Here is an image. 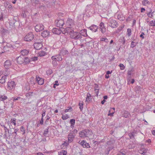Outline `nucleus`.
I'll return each mask as SVG.
<instances>
[{
  "label": "nucleus",
  "mask_w": 155,
  "mask_h": 155,
  "mask_svg": "<svg viewBox=\"0 0 155 155\" xmlns=\"http://www.w3.org/2000/svg\"><path fill=\"white\" fill-rule=\"evenodd\" d=\"M7 99V97L5 96H1L0 97V100L3 101Z\"/></svg>",
  "instance_id": "nucleus-38"
},
{
  "label": "nucleus",
  "mask_w": 155,
  "mask_h": 155,
  "mask_svg": "<svg viewBox=\"0 0 155 155\" xmlns=\"http://www.w3.org/2000/svg\"><path fill=\"white\" fill-rule=\"evenodd\" d=\"M123 117L125 118L128 117L130 116L129 112L127 111H125L123 113Z\"/></svg>",
  "instance_id": "nucleus-27"
},
{
  "label": "nucleus",
  "mask_w": 155,
  "mask_h": 155,
  "mask_svg": "<svg viewBox=\"0 0 155 155\" xmlns=\"http://www.w3.org/2000/svg\"><path fill=\"white\" fill-rule=\"evenodd\" d=\"M20 130L22 132H23V133H22L23 134H24L25 133V128H24V127L23 126H22L20 127Z\"/></svg>",
  "instance_id": "nucleus-51"
},
{
  "label": "nucleus",
  "mask_w": 155,
  "mask_h": 155,
  "mask_svg": "<svg viewBox=\"0 0 155 155\" xmlns=\"http://www.w3.org/2000/svg\"><path fill=\"white\" fill-rule=\"evenodd\" d=\"M38 60V57H34L30 58V62L31 61H35Z\"/></svg>",
  "instance_id": "nucleus-44"
},
{
  "label": "nucleus",
  "mask_w": 155,
  "mask_h": 155,
  "mask_svg": "<svg viewBox=\"0 0 155 155\" xmlns=\"http://www.w3.org/2000/svg\"><path fill=\"white\" fill-rule=\"evenodd\" d=\"M77 130L76 129H74V130L72 131L70 133L71 134L73 135V134H76L77 132Z\"/></svg>",
  "instance_id": "nucleus-57"
},
{
  "label": "nucleus",
  "mask_w": 155,
  "mask_h": 155,
  "mask_svg": "<svg viewBox=\"0 0 155 155\" xmlns=\"http://www.w3.org/2000/svg\"><path fill=\"white\" fill-rule=\"evenodd\" d=\"M75 135H73L70 133L68 135V142L71 143L72 142L73 140V139L74 138Z\"/></svg>",
  "instance_id": "nucleus-16"
},
{
  "label": "nucleus",
  "mask_w": 155,
  "mask_h": 155,
  "mask_svg": "<svg viewBox=\"0 0 155 155\" xmlns=\"http://www.w3.org/2000/svg\"><path fill=\"white\" fill-rule=\"evenodd\" d=\"M45 112H46V111L45 110H43L42 114V118H43V117L45 116Z\"/></svg>",
  "instance_id": "nucleus-59"
},
{
  "label": "nucleus",
  "mask_w": 155,
  "mask_h": 155,
  "mask_svg": "<svg viewBox=\"0 0 155 155\" xmlns=\"http://www.w3.org/2000/svg\"><path fill=\"white\" fill-rule=\"evenodd\" d=\"M100 26L102 33H104L106 32V28H105L104 24L103 22H101L100 23Z\"/></svg>",
  "instance_id": "nucleus-17"
},
{
  "label": "nucleus",
  "mask_w": 155,
  "mask_h": 155,
  "mask_svg": "<svg viewBox=\"0 0 155 155\" xmlns=\"http://www.w3.org/2000/svg\"><path fill=\"white\" fill-rule=\"evenodd\" d=\"M49 34V32L47 31H44L41 33V35L43 38L48 37Z\"/></svg>",
  "instance_id": "nucleus-20"
},
{
  "label": "nucleus",
  "mask_w": 155,
  "mask_h": 155,
  "mask_svg": "<svg viewBox=\"0 0 155 155\" xmlns=\"http://www.w3.org/2000/svg\"><path fill=\"white\" fill-rule=\"evenodd\" d=\"M35 94L33 92H29L25 94L26 97L28 98H30V97L33 96Z\"/></svg>",
  "instance_id": "nucleus-26"
},
{
  "label": "nucleus",
  "mask_w": 155,
  "mask_h": 155,
  "mask_svg": "<svg viewBox=\"0 0 155 155\" xmlns=\"http://www.w3.org/2000/svg\"><path fill=\"white\" fill-rule=\"evenodd\" d=\"M34 41L35 43H34L33 45L34 48L36 50H38L41 48L42 47V44L41 42H37L36 40L35 39H34Z\"/></svg>",
  "instance_id": "nucleus-6"
},
{
  "label": "nucleus",
  "mask_w": 155,
  "mask_h": 155,
  "mask_svg": "<svg viewBox=\"0 0 155 155\" xmlns=\"http://www.w3.org/2000/svg\"><path fill=\"white\" fill-rule=\"evenodd\" d=\"M30 82L31 84L34 85L35 84V81L34 79V78H30Z\"/></svg>",
  "instance_id": "nucleus-40"
},
{
  "label": "nucleus",
  "mask_w": 155,
  "mask_h": 155,
  "mask_svg": "<svg viewBox=\"0 0 155 155\" xmlns=\"http://www.w3.org/2000/svg\"><path fill=\"white\" fill-rule=\"evenodd\" d=\"M24 56H20L16 58V61L18 64H24Z\"/></svg>",
  "instance_id": "nucleus-10"
},
{
  "label": "nucleus",
  "mask_w": 155,
  "mask_h": 155,
  "mask_svg": "<svg viewBox=\"0 0 155 155\" xmlns=\"http://www.w3.org/2000/svg\"><path fill=\"white\" fill-rule=\"evenodd\" d=\"M51 59L53 60H55V61H61L62 60V58L61 56V55L60 54L58 55H55L51 57Z\"/></svg>",
  "instance_id": "nucleus-9"
},
{
  "label": "nucleus",
  "mask_w": 155,
  "mask_h": 155,
  "mask_svg": "<svg viewBox=\"0 0 155 155\" xmlns=\"http://www.w3.org/2000/svg\"><path fill=\"white\" fill-rule=\"evenodd\" d=\"M73 110V109L71 107H68L65 110V112H71Z\"/></svg>",
  "instance_id": "nucleus-33"
},
{
  "label": "nucleus",
  "mask_w": 155,
  "mask_h": 155,
  "mask_svg": "<svg viewBox=\"0 0 155 155\" xmlns=\"http://www.w3.org/2000/svg\"><path fill=\"white\" fill-rule=\"evenodd\" d=\"M134 70L133 69H131L130 70H129L128 72V74L129 75H130L131 74H133V72Z\"/></svg>",
  "instance_id": "nucleus-56"
},
{
  "label": "nucleus",
  "mask_w": 155,
  "mask_h": 155,
  "mask_svg": "<svg viewBox=\"0 0 155 155\" xmlns=\"http://www.w3.org/2000/svg\"><path fill=\"white\" fill-rule=\"evenodd\" d=\"M117 18L120 21H124V20L125 18L123 16L121 15H118L117 16Z\"/></svg>",
  "instance_id": "nucleus-30"
},
{
  "label": "nucleus",
  "mask_w": 155,
  "mask_h": 155,
  "mask_svg": "<svg viewBox=\"0 0 155 155\" xmlns=\"http://www.w3.org/2000/svg\"><path fill=\"white\" fill-rule=\"evenodd\" d=\"M53 73L52 70L51 69H49L46 71L47 74L48 75H50Z\"/></svg>",
  "instance_id": "nucleus-46"
},
{
  "label": "nucleus",
  "mask_w": 155,
  "mask_h": 155,
  "mask_svg": "<svg viewBox=\"0 0 155 155\" xmlns=\"http://www.w3.org/2000/svg\"><path fill=\"white\" fill-rule=\"evenodd\" d=\"M83 147H86L87 148H89L90 147L89 144L87 143L86 141H85V143H84Z\"/></svg>",
  "instance_id": "nucleus-42"
},
{
  "label": "nucleus",
  "mask_w": 155,
  "mask_h": 155,
  "mask_svg": "<svg viewBox=\"0 0 155 155\" xmlns=\"http://www.w3.org/2000/svg\"><path fill=\"white\" fill-rule=\"evenodd\" d=\"M55 24L57 27H60V26H61L62 27L64 24V21L63 19L58 18L57 20L55 21Z\"/></svg>",
  "instance_id": "nucleus-7"
},
{
  "label": "nucleus",
  "mask_w": 155,
  "mask_h": 155,
  "mask_svg": "<svg viewBox=\"0 0 155 155\" xmlns=\"http://www.w3.org/2000/svg\"><path fill=\"white\" fill-rule=\"evenodd\" d=\"M68 118V115H63L62 117V118L63 120H66Z\"/></svg>",
  "instance_id": "nucleus-54"
},
{
  "label": "nucleus",
  "mask_w": 155,
  "mask_h": 155,
  "mask_svg": "<svg viewBox=\"0 0 155 155\" xmlns=\"http://www.w3.org/2000/svg\"><path fill=\"white\" fill-rule=\"evenodd\" d=\"M155 24V21H150L149 24V26H154Z\"/></svg>",
  "instance_id": "nucleus-39"
},
{
  "label": "nucleus",
  "mask_w": 155,
  "mask_h": 155,
  "mask_svg": "<svg viewBox=\"0 0 155 155\" xmlns=\"http://www.w3.org/2000/svg\"><path fill=\"white\" fill-rule=\"evenodd\" d=\"M66 25L68 27H71L74 25V21L71 19L68 18L66 22Z\"/></svg>",
  "instance_id": "nucleus-13"
},
{
  "label": "nucleus",
  "mask_w": 155,
  "mask_h": 155,
  "mask_svg": "<svg viewBox=\"0 0 155 155\" xmlns=\"http://www.w3.org/2000/svg\"><path fill=\"white\" fill-rule=\"evenodd\" d=\"M18 130V129H15L14 132L12 133V134H13V135H14V136H15L14 138H15L17 137V132Z\"/></svg>",
  "instance_id": "nucleus-41"
},
{
  "label": "nucleus",
  "mask_w": 155,
  "mask_h": 155,
  "mask_svg": "<svg viewBox=\"0 0 155 155\" xmlns=\"http://www.w3.org/2000/svg\"><path fill=\"white\" fill-rule=\"evenodd\" d=\"M108 22L109 23L108 24L112 28H116L118 25V24L116 21L110 18Z\"/></svg>",
  "instance_id": "nucleus-4"
},
{
  "label": "nucleus",
  "mask_w": 155,
  "mask_h": 155,
  "mask_svg": "<svg viewBox=\"0 0 155 155\" xmlns=\"http://www.w3.org/2000/svg\"><path fill=\"white\" fill-rule=\"evenodd\" d=\"M70 32H71L70 33V37L71 38L77 40L81 39L82 38V37L80 36L79 32L76 31L74 32L73 30H71Z\"/></svg>",
  "instance_id": "nucleus-3"
},
{
  "label": "nucleus",
  "mask_w": 155,
  "mask_h": 155,
  "mask_svg": "<svg viewBox=\"0 0 155 155\" xmlns=\"http://www.w3.org/2000/svg\"><path fill=\"white\" fill-rule=\"evenodd\" d=\"M79 33H80V36H81L82 35L84 37L87 36V30L86 29H84L81 30Z\"/></svg>",
  "instance_id": "nucleus-21"
},
{
  "label": "nucleus",
  "mask_w": 155,
  "mask_h": 155,
  "mask_svg": "<svg viewBox=\"0 0 155 155\" xmlns=\"http://www.w3.org/2000/svg\"><path fill=\"white\" fill-rule=\"evenodd\" d=\"M33 39H35L34 38V35L32 32H30L24 38V40L26 41H30Z\"/></svg>",
  "instance_id": "nucleus-5"
},
{
  "label": "nucleus",
  "mask_w": 155,
  "mask_h": 155,
  "mask_svg": "<svg viewBox=\"0 0 155 155\" xmlns=\"http://www.w3.org/2000/svg\"><path fill=\"white\" fill-rule=\"evenodd\" d=\"M16 119L15 118H13L11 119L10 120L11 123L14 124L15 127L16 125Z\"/></svg>",
  "instance_id": "nucleus-32"
},
{
  "label": "nucleus",
  "mask_w": 155,
  "mask_h": 155,
  "mask_svg": "<svg viewBox=\"0 0 155 155\" xmlns=\"http://www.w3.org/2000/svg\"><path fill=\"white\" fill-rule=\"evenodd\" d=\"M58 155H66L67 152L64 150H62L60 152H58Z\"/></svg>",
  "instance_id": "nucleus-28"
},
{
  "label": "nucleus",
  "mask_w": 155,
  "mask_h": 155,
  "mask_svg": "<svg viewBox=\"0 0 155 155\" xmlns=\"http://www.w3.org/2000/svg\"><path fill=\"white\" fill-rule=\"evenodd\" d=\"M4 130H5V134H6L7 132L8 133H9L8 129L6 127H5Z\"/></svg>",
  "instance_id": "nucleus-61"
},
{
  "label": "nucleus",
  "mask_w": 155,
  "mask_h": 155,
  "mask_svg": "<svg viewBox=\"0 0 155 155\" xmlns=\"http://www.w3.org/2000/svg\"><path fill=\"white\" fill-rule=\"evenodd\" d=\"M137 44V43H136L135 41H131L130 45V48H134L136 46Z\"/></svg>",
  "instance_id": "nucleus-35"
},
{
  "label": "nucleus",
  "mask_w": 155,
  "mask_h": 155,
  "mask_svg": "<svg viewBox=\"0 0 155 155\" xmlns=\"http://www.w3.org/2000/svg\"><path fill=\"white\" fill-rule=\"evenodd\" d=\"M115 141V140L114 139L112 138L107 142V143L108 145V148L105 151V154H109V152L113 149L114 147V143Z\"/></svg>",
  "instance_id": "nucleus-1"
},
{
  "label": "nucleus",
  "mask_w": 155,
  "mask_h": 155,
  "mask_svg": "<svg viewBox=\"0 0 155 155\" xmlns=\"http://www.w3.org/2000/svg\"><path fill=\"white\" fill-rule=\"evenodd\" d=\"M153 12H152V10H150V11L148 13H147V15L150 18H152L153 17Z\"/></svg>",
  "instance_id": "nucleus-34"
},
{
  "label": "nucleus",
  "mask_w": 155,
  "mask_h": 155,
  "mask_svg": "<svg viewBox=\"0 0 155 155\" xmlns=\"http://www.w3.org/2000/svg\"><path fill=\"white\" fill-rule=\"evenodd\" d=\"M98 26L96 25H93L88 28V29L94 32H96L97 31L98 29Z\"/></svg>",
  "instance_id": "nucleus-14"
},
{
  "label": "nucleus",
  "mask_w": 155,
  "mask_h": 155,
  "mask_svg": "<svg viewBox=\"0 0 155 155\" xmlns=\"http://www.w3.org/2000/svg\"><path fill=\"white\" fill-rule=\"evenodd\" d=\"M39 54V55L40 57L44 56L46 54V53L45 52L43 51H40Z\"/></svg>",
  "instance_id": "nucleus-31"
},
{
  "label": "nucleus",
  "mask_w": 155,
  "mask_h": 155,
  "mask_svg": "<svg viewBox=\"0 0 155 155\" xmlns=\"http://www.w3.org/2000/svg\"><path fill=\"white\" fill-rule=\"evenodd\" d=\"M35 31L38 32L42 31L44 27L43 25L41 24H37L35 27Z\"/></svg>",
  "instance_id": "nucleus-8"
},
{
  "label": "nucleus",
  "mask_w": 155,
  "mask_h": 155,
  "mask_svg": "<svg viewBox=\"0 0 155 155\" xmlns=\"http://www.w3.org/2000/svg\"><path fill=\"white\" fill-rule=\"evenodd\" d=\"M35 79L36 81L37 82L38 84L41 85L44 84V81L43 78L37 75L36 76Z\"/></svg>",
  "instance_id": "nucleus-11"
},
{
  "label": "nucleus",
  "mask_w": 155,
  "mask_h": 155,
  "mask_svg": "<svg viewBox=\"0 0 155 155\" xmlns=\"http://www.w3.org/2000/svg\"><path fill=\"white\" fill-rule=\"evenodd\" d=\"M92 134V133L91 130L85 129L79 133V136L80 137L84 138L91 135Z\"/></svg>",
  "instance_id": "nucleus-2"
},
{
  "label": "nucleus",
  "mask_w": 155,
  "mask_h": 155,
  "mask_svg": "<svg viewBox=\"0 0 155 155\" xmlns=\"http://www.w3.org/2000/svg\"><path fill=\"white\" fill-rule=\"evenodd\" d=\"M43 118L42 117H41V120L40 121V124H43Z\"/></svg>",
  "instance_id": "nucleus-64"
},
{
  "label": "nucleus",
  "mask_w": 155,
  "mask_h": 155,
  "mask_svg": "<svg viewBox=\"0 0 155 155\" xmlns=\"http://www.w3.org/2000/svg\"><path fill=\"white\" fill-rule=\"evenodd\" d=\"M135 133L133 132L132 133L129 134V136L130 137V139H132L134 138V136H135Z\"/></svg>",
  "instance_id": "nucleus-37"
},
{
  "label": "nucleus",
  "mask_w": 155,
  "mask_h": 155,
  "mask_svg": "<svg viewBox=\"0 0 155 155\" xmlns=\"http://www.w3.org/2000/svg\"><path fill=\"white\" fill-rule=\"evenodd\" d=\"M135 147L134 144L132 143H130L128 146V147L129 148H134Z\"/></svg>",
  "instance_id": "nucleus-48"
},
{
  "label": "nucleus",
  "mask_w": 155,
  "mask_h": 155,
  "mask_svg": "<svg viewBox=\"0 0 155 155\" xmlns=\"http://www.w3.org/2000/svg\"><path fill=\"white\" fill-rule=\"evenodd\" d=\"M75 120L74 119H71L70 121V123L71 124L74 125L75 123Z\"/></svg>",
  "instance_id": "nucleus-49"
},
{
  "label": "nucleus",
  "mask_w": 155,
  "mask_h": 155,
  "mask_svg": "<svg viewBox=\"0 0 155 155\" xmlns=\"http://www.w3.org/2000/svg\"><path fill=\"white\" fill-rule=\"evenodd\" d=\"M149 1L147 0H143L142 1V4L144 5H146L149 2Z\"/></svg>",
  "instance_id": "nucleus-52"
},
{
  "label": "nucleus",
  "mask_w": 155,
  "mask_h": 155,
  "mask_svg": "<svg viewBox=\"0 0 155 155\" xmlns=\"http://www.w3.org/2000/svg\"><path fill=\"white\" fill-rule=\"evenodd\" d=\"M59 54L60 55H62L63 56H64L65 55L68 54V51L65 49H63L61 50L60 51Z\"/></svg>",
  "instance_id": "nucleus-22"
},
{
  "label": "nucleus",
  "mask_w": 155,
  "mask_h": 155,
  "mask_svg": "<svg viewBox=\"0 0 155 155\" xmlns=\"http://www.w3.org/2000/svg\"><path fill=\"white\" fill-rule=\"evenodd\" d=\"M91 96L90 94L88 93L87 94V97L86 98V101L89 102L90 101L91 99L90 97Z\"/></svg>",
  "instance_id": "nucleus-29"
},
{
  "label": "nucleus",
  "mask_w": 155,
  "mask_h": 155,
  "mask_svg": "<svg viewBox=\"0 0 155 155\" xmlns=\"http://www.w3.org/2000/svg\"><path fill=\"white\" fill-rule=\"evenodd\" d=\"M115 113V111H114L112 113H108L107 114V115L108 116H110L111 117H113V116H114V113Z\"/></svg>",
  "instance_id": "nucleus-62"
},
{
  "label": "nucleus",
  "mask_w": 155,
  "mask_h": 155,
  "mask_svg": "<svg viewBox=\"0 0 155 155\" xmlns=\"http://www.w3.org/2000/svg\"><path fill=\"white\" fill-rule=\"evenodd\" d=\"M85 141H86L84 140H83L81 142L79 141V142H80V143L83 146L84 143H85Z\"/></svg>",
  "instance_id": "nucleus-63"
},
{
  "label": "nucleus",
  "mask_w": 155,
  "mask_h": 155,
  "mask_svg": "<svg viewBox=\"0 0 155 155\" xmlns=\"http://www.w3.org/2000/svg\"><path fill=\"white\" fill-rule=\"evenodd\" d=\"M12 63L11 61L9 60H7L4 63V67L6 68H8L10 67Z\"/></svg>",
  "instance_id": "nucleus-15"
},
{
  "label": "nucleus",
  "mask_w": 155,
  "mask_h": 155,
  "mask_svg": "<svg viewBox=\"0 0 155 155\" xmlns=\"http://www.w3.org/2000/svg\"><path fill=\"white\" fill-rule=\"evenodd\" d=\"M8 88L10 90H12L13 88L15 87V84L14 81H11L8 82Z\"/></svg>",
  "instance_id": "nucleus-12"
},
{
  "label": "nucleus",
  "mask_w": 155,
  "mask_h": 155,
  "mask_svg": "<svg viewBox=\"0 0 155 155\" xmlns=\"http://www.w3.org/2000/svg\"><path fill=\"white\" fill-rule=\"evenodd\" d=\"M71 30H73L71 28V27H68L67 28H66V31H67V32L69 33L70 35V33H71L70 32Z\"/></svg>",
  "instance_id": "nucleus-45"
},
{
  "label": "nucleus",
  "mask_w": 155,
  "mask_h": 155,
  "mask_svg": "<svg viewBox=\"0 0 155 155\" xmlns=\"http://www.w3.org/2000/svg\"><path fill=\"white\" fill-rule=\"evenodd\" d=\"M94 91H96L97 90H99L98 88H99V86L98 85V84H94Z\"/></svg>",
  "instance_id": "nucleus-50"
},
{
  "label": "nucleus",
  "mask_w": 155,
  "mask_h": 155,
  "mask_svg": "<svg viewBox=\"0 0 155 155\" xmlns=\"http://www.w3.org/2000/svg\"><path fill=\"white\" fill-rule=\"evenodd\" d=\"M9 32L8 30L4 28L2 29L1 30V33L2 35H5L7 33H9Z\"/></svg>",
  "instance_id": "nucleus-24"
},
{
  "label": "nucleus",
  "mask_w": 155,
  "mask_h": 155,
  "mask_svg": "<svg viewBox=\"0 0 155 155\" xmlns=\"http://www.w3.org/2000/svg\"><path fill=\"white\" fill-rule=\"evenodd\" d=\"M6 78L7 76L6 75L2 76L1 79H0V83L2 84L4 83L5 82Z\"/></svg>",
  "instance_id": "nucleus-23"
},
{
  "label": "nucleus",
  "mask_w": 155,
  "mask_h": 155,
  "mask_svg": "<svg viewBox=\"0 0 155 155\" xmlns=\"http://www.w3.org/2000/svg\"><path fill=\"white\" fill-rule=\"evenodd\" d=\"M83 104L82 103H79V108L81 110V111H82V110L83 108Z\"/></svg>",
  "instance_id": "nucleus-53"
},
{
  "label": "nucleus",
  "mask_w": 155,
  "mask_h": 155,
  "mask_svg": "<svg viewBox=\"0 0 155 155\" xmlns=\"http://www.w3.org/2000/svg\"><path fill=\"white\" fill-rule=\"evenodd\" d=\"M52 31L54 34L59 35L61 34V31L59 28H53L52 30Z\"/></svg>",
  "instance_id": "nucleus-18"
},
{
  "label": "nucleus",
  "mask_w": 155,
  "mask_h": 155,
  "mask_svg": "<svg viewBox=\"0 0 155 155\" xmlns=\"http://www.w3.org/2000/svg\"><path fill=\"white\" fill-rule=\"evenodd\" d=\"M29 52V51L28 50L24 49L22 50L21 51V55L25 56L27 55L28 54Z\"/></svg>",
  "instance_id": "nucleus-19"
},
{
  "label": "nucleus",
  "mask_w": 155,
  "mask_h": 155,
  "mask_svg": "<svg viewBox=\"0 0 155 155\" xmlns=\"http://www.w3.org/2000/svg\"><path fill=\"white\" fill-rule=\"evenodd\" d=\"M24 64H28L30 62V59L28 57L24 56Z\"/></svg>",
  "instance_id": "nucleus-25"
},
{
  "label": "nucleus",
  "mask_w": 155,
  "mask_h": 155,
  "mask_svg": "<svg viewBox=\"0 0 155 155\" xmlns=\"http://www.w3.org/2000/svg\"><path fill=\"white\" fill-rule=\"evenodd\" d=\"M122 29V27H119L117 31V33H118Z\"/></svg>",
  "instance_id": "nucleus-60"
},
{
  "label": "nucleus",
  "mask_w": 155,
  "mask_h": 155,
  "mask_svg": "<svg viewBox=\"0 0 155 155\" xmlns=\"http://www.w3.org/2000/svg\"><path fill=\"white\" fill-rule=\"evenodd\" d=\"M127 35L128 36H130L131 35V31L130 28L127 29Z\"/></svg>",
  "instance_id": "nucleus-43"
},
{
  "label": "nucleus",
  "mask_w": 155,
  "mask_h": 155,
  "mask_svg": "<svg viewBox=\"0 0 155 155\" xmlns=\"http://www.w3.org/2000/svg\"><path fill=\"white\" fill-rule=\"evenodd\" d=\"M49 128V127H48L44 130V133L43 134L44 136H46L47 134L48 133Z\"/></svg>",
  "instance_id": "nucleus-36"
},
{
  "label": "nucleus",
  "mask_w": 155,
  "mask_h": 155,
  "mask_svg": "<svg viewBox=\"0 0 155 155\" xmlns=\"http://www.w3.org/2000/svg\"><path fill=\"white\" fill-rule=\"evenodd\" d=\"M12 98H13V101L14 102H15L16 101L18 100H19V99H21V100H22V98H21L20 97H18L17 98L15 97H13Z\"/></svg>",
  "instance_id": "nucleus-47"
},
{
  "label": "nucleus",
  "mask_w": 155,
  "mask_h": 155,
  "mask_svg": "<svg viewBox=\"0 0 155 155\" xmlns=\"http://www.w3.org/2000/svg\"><path fill=\"white\" fill-rule=\"evenodd\" d=\"M119 66L120 68V69H121V70L124 69L125 68V67L123 64H120Z\"/></svg>",
  "instance_id": "nucleus-55"
},
{
  "label": "nucleus",
  "mask_w": 155,
  "mask_h": 155,
  "mask_svg": "<svg viewBox=\"0 0 155 155\" xmlns=\"http://www.w3.org/2000/svg\"><path fill=\"white\" fill-rule=\"evenodd\" d=\"M3 15L2 13H1L0 15V20L1 21H3Z\"/></svg>",
  "instance_id": "nucleus-58"
}]
</instances>
